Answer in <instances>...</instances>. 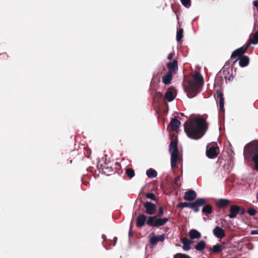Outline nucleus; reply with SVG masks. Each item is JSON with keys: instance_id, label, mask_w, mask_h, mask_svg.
I'll list each match as a JSON object with an SVG mask.
<instances>
[{"instance_id": "1", "label": "nucleus", "mask_w": 258, "mask_h": 258, "mask_svg": "<svg viewBox=\"0 0 258 258\" xmlns=\"http://www.w3.org/2000/svg\"><path fill=\"white\" fill-rule=\"evenodd\" d=\"M206 120L201 118L187 120L184 124V130L187 136L194 140L201 138L207 130Z\"/></svg>"}, {"instance_id": "2", "label": "nucleus", "mask_w": 258, "mask_h": 258, "mask_svg": "<svg viewBox=\"0 0 258 258\" xmlns=\"http://www.w3.org/2000/svg\"><path fill=\"white\" fill-rule=\"evenodd\" d=\"M204 84V78L198 72H196L194 76V81L189 82L185 90L188 98H193L200 91L201 87Z\"/></svg>"}, {"instance_id": "3", "label": "nucleus", "mask_w": 258, "mask_h": 258, "mask_svg": "<svg viewBox=\"0 0 258 258\" xmlns=\"http://www.w3.org/2000/svg\"><path fill=\"white\" fill-rule=\"evenodd\" d=\"M243 155L245 159H252L254 168L258 171V141H251L247 144L244 148Z\"/></svg>"}, {"instance_id": "4", "label": "nucleus", "mask_w": 258, "mask_h": 258, "mask_svg": "<svg viewBox=\"0 0 258 258\" xmlns=\"http://www.w3.org/2000/svg\"><path fill=\"white\" fill-rule=\"evenodd\" d=\"M253 32V34H251L247 43L243 46L235 50L231 55V58L237 57H240L246 51L251 44H256L258 43V25L254 23Z\"/></svg>"}, {"instance_id": "5", "label": "nucleus", "mask_w": 258, "mask_h": 258, "mask_svg": "<svg viewBox=\"0 0 258 258\" xmlns=\"http://www.w3.org/2000/svg\"><path fill=\"white\" fill-rule=\"evenodd\" d=\"M164 214V209L162 207L159 208L157 215L153 216H150L148 218L146 224L150 227H159L165 225L168 221V218H161Z\"/></svg>"}, {"instance_id": "6", "label": "nucleus", "mask_w": 258, "mask_h": 258, "mask_svg": "<svg viewBox=\"0 0 258 258\" xmlns=\"http://www.w3.org/2000/svg\"><path fill=\"white\" fill-rule=\"evenodd\" d=\"M207 201L205 199L199 198L194 202H184L179 203L176 207L183 208L185 207L189 208L192 209L195 212H198L200 210L199 208L205 205Z\"/></svg>"}, {"instance_id": "7", "label": "nucleus", "mask_w": 258, "mask_h": 258, "mask_svg": "<svg viewBox=\"0 0 258 258\" xmlns=\"http://www.w3.org/2000/svg\"><path fill=\"white\" fill-rule=\"evenodd\" d=\"M219 152V149L217 144H209L206 148V155L211 159L217 157Z\"/></svg>"}, {"instance_id": "8", "label": "nucleus", "mask_w": 258, "mask_h": 258, "mask_svg": "<svg viewBox=\"0 0 258 258\" xmlns=\"http://www.w3.org/2000/svg\"><path fill=\"white\" fill-rule=\"evenodd\" d=\"M144 206L146 209V213L150 215L154 214L156 211L157 206L155 204L150 202L145 203Z\"/></svg>"}, {"instance_id": "9", "label": "nucleus", "mask_w": 258, "mask_h": 258, "mask_svg": "<svg viewBox=\"0 0 258 258\" xmlns=\"http://www.w3.org/2000/svg\"><path fill=\"white\" fill-rule=\"evenodd\" d=\"M165 235L162 234L156 236L154 233L150 235V243L152 245H155L159 241L163 242L165 239Z\"/></svg>"}, {"instance_id": "10", "label": "nucleus", "mask_w": 258, "mask_h": 258, "mask_svg": "<svg viewBox=\"0 0 258 258\" xmlns=\"http://www.w3.org/2000/svg\"><path fill=\"white\" fill-rule=\"evenodd\" d=\"M181 122L176 118H172L168 125V128L173 132L176 131L178 130Z\"/></svg>"}, {"instance_id": "11", "label": "nucleus", "mask_w": 258, "mask_h": 258, "mask_svg": "<svg viewBox=\"0 0 258 258\" xmlns=\"http://www.w3.org/2000/svg\"><path fill=\"white\" fill-rule=\"evenodd\" d=\"M217 99L219 103V110L221 112L224 111V99L223 98V94L220 90L217 91Z\"/></svg>"}, {"instance_id": "12", "label": "nucleus", "mask_w": 258, "mask_h": 258, "mask_svg": "<svg viewBox=\"0 0 258 258\" xmlns=\"http://www.w3.org/2000/svg\"><path fill=\"white\" fill-rule=\"evenodd\" d=\"M239 206L233 205L230 207L229 211L230 214L228 216L230 218L233 219L236 217L237 214H239Z\"/></svg>"}, {"instance_id": "13", "label": "nucleus", "mask_w": 258, "mask_h": 258, "mask_svg": "<svg viewBox=\"0 0 258 258\" xmlns=\"http://www.w3.org/2000/svg\"><path fill=\"white\" fill-rule=\"evenodd\" d=\"M197 193L194 190H189L184 193V199L186 201H192L197 198Z\"/></svg>"}, {"instance_id": "14", "label": "nucleus", "mask_w": 258, "mask_h": 258, "mask_svg": "<svg viewBox=\"0 0 258 258\" xmlns=\"http://www.w3.org/2000/svg\"><path fill=\"white\" fill-rule=\"evenodd\" d=\"M231 201L226 199H219L216 202V206L219 208H227Z\"/></svg>"}, {"instance_id": "15", "label": "nucleus", "mask_w": 258, "mask_h": 258, "mask_svg": "<svg viewBox=\"0 0 258 258\" xmlns=\"http://www.w3.org/2000/svg\"><path fill=\"white\" fill-rule=\"evenodd\" d=\"M213 234L214 235L216 236L217 238L222 239L224 238L225 236V233L224 231V230L219 227L216 226L213 230Z\"/></svg>"}, {"instance_id": "16", "label": "nucleus", "mask_w": 258, "mask_h": 258, "mask_svg": "<svg viewBox=\"0 0 258 258\" xmlns=\"http://www.w3.org/2000/svg\"><path fill=\"white\" fill-rule=\"evenodd\" d=\"M146 216L144 214L140 215L137 218L136 226L138 227H142L147 222Z\"/></svg>"}, {"instance_id": "17", "label": "nucleus", "mask_w": 258, "mask_h": 258, "mask_svg": "<svg viewBox=\"0 0 258 258\" xmlns=\"http://www.w3.org/2000/svg\"><path fill=\"white\" fill-rule=\"evenodd\" d=\"M167 67L170 70L169 72L172 73H175L178 70V62L177 60H173L172 61L167 63Z\"/></svg>"}, {"instance_id": "18", "label": "nucleus", "mask_w": 258, "mask_h": 258, "mask_svg": "<svg viewBox=\"0 0 258 258\" xmlns=\"http://www.w3.org/2000/svg\"><path fill=\"white\" fill-rule=\"evenodd\" d=\"M179 159L178 152L171 153V166L172 168H174L177 167V162Z\"/></svg>"}, {"instance_id": "19", "label": "nucleus", "mask_w": 258, "mask_h": 258, "mask_svg": "<svg viewBox=\"0 0 258 258\" xmlns=\"http://www.w3.org/2000/svg\"><path fill=\"white\" fill-rule=\"evenodd\" d=\"M174 91L173 89L169 88L165 94L164 98L169 101H172L175 97Z\"/></svg>"}, {"instance_id": "20", "label": "nucleus", "mask_w": 258, "mask_h": 258, "mask_svg": "<svg viewBox=\"0 0 258 258\" xmlns=\"http://www.w3.org/2000/svg\"><path fill=\"white\" fill-rule=\"evenodd\" d=\"M169 151L170 153H178L177 141L172 140L169 145Z\"/></svg>"}, {"instance_id": "21", "label": "nucleus", "mask_w": 258, "mask_h": 258, "mask_svg": "<svg viewBox=\"0 0 258 258\" xmlns=\"http://www.w3.org/2000/svg\"><path fill=\"white\" fill-rule=\"evenodd\" d=\"M188 236L191 239H199L202 235L200 232L195 229H192L188 232Z\"/></svg>"}, {"instance_id": "22", "label": "nucleus", "mask_w": 258, "mask_h": 258, "mask_svg": "<svg viewBox=\"0 0 258 258\" xmlns=\"http://www.w3.org/2000/svg\"><path fill=\"white\" fill-rule=\"evenodd\" d=\"M239 64L241 67L247 66L249 62V57L246 55H242L239 58Z\"/></svg>"}, {"instance_id": "23", "label": "nucleus", "mask_w": 258, "mask_h": 258, "mask_svg": "<svg viewBox=\"0 0 258 258\" xmlns=\"http://www.w3.org/2000/svg\"><path fill=\"white\" fill-rule=\"evenodd\" d=\"M172 78V73L171 72H168L162 77V81L165 85H169L171 83Z\"/></svg>"}, {"instance_id": "24", "label": "nucleus", "mask_w": 258, "mask_h": 258, "mask_svg": "<svg viewBox=\"0 0 258 258\" xmlns=\"http://www.w3.org/2000/svg\"><path fill=\"white\" fill-rule=\"evenodd\" d=\"M181 242L183 244V249L185 251L189 250L190 249L189 245V239L187 237H183L181 239Z\"/></svg>"}, {"instance_id": "25", "label": "nucleus", "mask_w": 258, "mask_h": 258, "mask_svg": "<svg viewBox=\"0 0 258 258\" xmlns=\"http://www.w3.org/2000/svg\"><path fill=\"white\" fill-rule=\"evenodd\" d=\"M206 246V242L204 240H201L195 246V248L198 251H202L205 248Z\"/></svg>"}, {"instance_id": "26", "label": "nucleus", "mask_w": 258, "mask_h": 258, "mask_svg": "<svg viewBox=\"0 0 258 258\" xmlns=\"http://www.w3.org/2000/svg\"><path fill=\"white\" fill-rule=\"evenodd\" d=\"M223 248L224 247L222 245L218 244L214 245L213 247L210 249V251L212 253H219L223 250Z\"/></svg>"}, {"instance_id": "27", "label": "nucleus", "mask_w": 258, "mask_h": 258, "mask_svg": "<svg viewBox=\"0 0 258 258\" xmlns=\"http://www.w3.org/2000/svg\"><path fill=\"white\" fill-rule=\"evenodd\" d=\"M223 75L225 78L226 80H228L230 81L233 79L234 77L232 74H230L229 70H224L223 71Z\"/></svg>"}, {"instance_id": "28", "label": "nucleus", "mask_w": 258, "mask_h": 258, "mask_svg": "<svg viewBox=\"0 0 258 258\" xmlns=\"http://www.w3.org/2000/svg\"><path fill=\"white\" fill-rule=\"evenodd\" d=\"M147 175L150 178H153L157 176V172L153 169L150 168L146 171Z\"/></svg>"}, {"instance_id": "29", "label": "nucleus", "mask_w": 258, "mask_h": 258, "mask_svg": "<svg viewBox=\"0 0 258 258\" xmlns=\"http://www.w3.org/2000/svg\"><path fill=\"white\" fill-rule=\"evenodd\" d=\"M212 210V207L211 205H206L203 207L202 212L206 215H209L211 214Z\"/></svg>"}, {"instance_id": "30", "label": "nucleus", "mask_w": 258, "mask_h": 258, "mask_svg": "<svg viewBox=\"0 0 258 258\" xmlns=\"http://www.w3.org/2000/svg\"><path fill=\"white\" fill-rule=\"evenodd\" d=\"M183 29L182 28L179 29L176 33V40L179 42L181 40L183 37Z\"/></svg>"}, {"instance_id": "31", "label": "nucleus", "mask_w": 258, "mask_h": 258, "mask_svg": "<svg viewBox=\"0 0 258 258\" xmlns=\"http://www.w3.org/2000/svg\"><path fill=\"white\" fill-rule=\"evenodd\" d=\"M125 173L127 176L131 178L135 176V171L132 168H127Z\"/></svg>"}, {"instance_id": "32", "label": "nucleus", "mask_w": 258, "mask_h": 258, "mask_svg": "<svg viewBox=\"0 0 258 258\" xmlns=\"http://www.w3.org/2000/svg\"><path fill=\"white\" fill-rule=\"evenodd\" d=\"M181 3L183 6L187 8L191 5V0H181Z\"/></svg>"}, {"instance_id": "33", "label": "nucleus", "mask_w": 258, "mask_h": 258, "mask_svg": "<svg viewBox=\"0 0 258 258\" xmlns=\"http://www.w3.org/2000/svg\"><path fill=\"white\" fill-rule=\"evenodd\" d=\"M174 258H191L189 256L183 253H177L174 256Z\"/></svg>"}, {"instance_id": "34", "label": "nucleus", "mask_w": 258, "mask_h": 258, "mask_svg": "<svg viewBox=\"0 0 258 258\" xmlns=\"http://www.w3.org/2000/svg\"><path fill=\"white\" fill-rule=\"evenodd\" d=\"M146 197L147 199H151L152 200H156V197L154 194L152 192H148L146 194Z\"/></svg>"}, {"instance_id": "35", "label": "nucleus", "mask_w": 258, "mask_h": 258, "mask_svg": "<svg viewBox=\"0 0 258 258\" xmlns=\"http://www.w3.org/2000/svg\"><path fill=\"white\" fill-rule=\"evenodd\" d=\"M247 212L250 216H254L255 215L256 211L253 208H250L248 209Z\"/></svg>"}, {"instance_id": "36", "label": "nucleus", "mask_w": 258, "mask_h": 258, "mask_svg": "<svg viewBox=\"0 0 258 258\" xmlns=\"http://www.w3.org/2000/svg\"><path fill=\"white\" fill-rule=\"evenodd\" d=\"M9 57V55L6 53H3L0 54V60H7Z\"/></svg>"}, {"instance_id": "37", "label": "nucleus", "mask_w": 258, "mask_h": 258, "mask_svg": "<svg viewBox=\"0 0 258 258\" xmlns=\"http://www.w3.org/2000/svg\"><path fill=\"white\" fill-rule=\"evenodd\" d=\"M180 176H177L174 181V184L176 185L177 187H179L180 186V184L178 183L179 181L180 180Z\"/></svg>"}, {"instance_id": "38", "label": "nucleus", "mask_w": 258, "mask_h": 258, "mask_svg": "<svg viewBox=\"0 0 258 258\" xmlns=\"http://www.w3.org/2000/svg\"><path fill=\"white\" fill-rule=\"evenodd\" d=\"M245 213V210L243 208L239 207V214L240 215H243Z\"/></svg>"}, {"instance_id": "39", "label": "nucleus", "mask_w": 258, "mask_h": 258, "mask_svg": "<svg viewBox=\"0 0 258 258\" xmlns=\"http://www.w3.org/2000/svg\"><path fill=\"white\" fill-rule=\"evenodd\" d=\"M157 79V82H159L160 81V78L159 77H158L157 76H153V79H152V84H153L155 83V80Z\"/></svg>"}, {"instance_id": "40", "label": "nucleus", "mask_w": 258, "mask_h": 258, "mask_svg": "<svg viewBox=\"0 0 258 258\" xmlns=\"http://www.w3.org/2000/svg\"><path fill=\"white\" fill-rule=\"evenodd\" d=\"M251 235L258 234V229L256 230H251L250 232Z\"/></svg>"}, {"instance_id": "41", "label": "nucleus", "mask_w": 258, "mask_h": 258, "mask_svg": "<svg viewBox=\"0 0 258 258\" xmlns=\"http://www.w3.org/2000/svg\"><path fill=\"white\" fill-rule=\"evenodd\" d=\"M133 225H131L130 226V230L128 232V235L129 236H132L133 235V232L131 230V229L132 228Z\"/></svg>"}, {"instance_id": "42", "label": "nucleus", "mask_w": 258, "mask_h": 258, "mask_svg": "<svg viewBox=\"0 0 258 258\" xmlns=\"http://www.w3.org/2000/svg\"><path fill=\"white\" fill-rule=\"evenodd\" d=\"M173 53H170L168 56H167V58L168 59H172V58H173Z\"/></svg>"}, {"instance_id": "43", "label": "nucleus", "mask_w": 258, "mask_h": 258, "mask_svg": "<svg viewBox=\"0 0 258 258\" xmlns=\"http://www.w3.org/2000/svg\"><path fill=\"white\" fill-rule=\"evenodd\" d=\"M117 241V238L116 237H114L113 238V246H115L116 245Z\"/></svg>"}, {"instance_id": "44", "label": "nucleus", "mask_w": 258, "mask_h": 258, "mask_svg": "<svg viewBox=\"0 0 258 258\" xmlns=\"http://www.w3.org/2000/svg\"><path fill=\"white\" fill-rule=\"evenodd\" d=\"M253 6L256 8L258 7V1H254L253 2Z\"/></svg>"}, {"instance_id": "45", "label": "nucleus", "mask_w": 258, "mask_h": 258, "mask_svg": "<svg viewBox=\"0 0 258 258\" xmlns=\"http://www.w3.org/2000/svg\"><path fill=\"white\" fill-rule=\"evenodd\" d=\"M156 95H157V97H161L162 96V94L160 92H157L156 93Z\"/></svg>"}, {"instance_id": "46", "label": "nucleus", "mask_w": 258, "mask_h": 258, "mask_svg": "<svg viewBox=\"0 0 258 258\" xmlns=\"http://www.w3.org/2000/svg\"><path fill=\"white\" fill-rule=\"evenodd\" d=\"M102 238L103 239H106V235H105L103 234V235H102Z\"/></svg>"}, {"instance_id": "47", "label": "nucleus", "mask_w": 258, "mask_h": 258, "mask_svg": "<svg viewBox=\"0 0 258 258\" xmlns=\"http://www.w3.org/2000/svg\"><path fill=\"white\" fill-rule=\"evenodd\" d=\"M194 243V241L191 240H189V245L191 244H192Z\"/></svg>"}, {"instance_id": "48", "label": "nucleus", "mask_w": 258, "mask_h": 258, "mask_svg": "<svg viewBox=\"0 0 258 258\" xmlns=\"http://www.w3.org/2000/svg\"><path fill=\"white\" fill-rule=\"evenodd\" d=\"M237 59L235 60V61H234V62H235L236 61H237Z\"/></svg>"}]
</instances>
